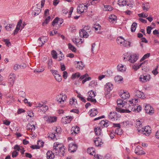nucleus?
I'll list each match as a JSON object with an SVG mask.
<instances>
[{
    "label": "nucleus",
    "mask_w": 159,
    "mask_h": 159,
    "mask_svg": "<svg viewBox=\"0 0 159 159\" xmlns=\"http://www.w3.org/2000/svg\"><path fill=\"white\" fill-rule=\"evenodd\" d=\"M129 103V105H127V103L125 104H124V105L122 106V107H124L125 108H129H129L134 107V106L136 105V103L138 102V99L136 98H134L132 99L131 100H129L128 101Z\"/></svg>",
    "instance_id": "1"
},
{
    "label": "nucleus",
    "mask_w": 159,
    "mask_h": 159,
    "mask_svg": "<svg viewBox=\"0 0 159 159\" xmlns=\"http://www.w3.org/2000/svg\"><path fill=\"white\" fill-rule=\"evenodd\" d=\"M63 22L62 19H60L58 17H56L52 21V25L55 30L58 29L61 26V25Z\"/></svg>",
    "instance_id": "2"
},
{
    "label": "nucleus",
    "mask_w": 159,
    "mask_h": 159,
    "mask_svg": "<svg viewBox=\"0 0 159 159\" xmlns=\"http://www.w3.org/2000/svg\"><path fill=\"white\" fill-rule=\"evenodd\" d=\"M88 94L89 97L87 98V100L94 103H96V100L94 98L96 95V92L91 90L88 92Z\"/></svg>",
    "instance_id": "3"
},
{
    "label": "nucleus",
    "mask_w": 159,
    "mask_h": 159,
    "mask_svg": "<svg viewBox=\"0 0 159 159\" xmlns=\"http://www.w3.org/2000/svg\"><path fill=\"white\" fill-rule=\"evenodd\" d=\"M66 96L62 93L57 96L56 100L59 104H63L66 101Z\"/></svg>",
    "instance_id": "4"
},
{
    "label": "nucleus",
    "mask_w": 159,
    "mask_h": 159,
    "mask_svg": "<svg viewBox=\"0 0 159 159\" xmlns=\"http://www.w3.org/2000/svg\"><path fill=\"white\" fill-rule=\"evenodd\" d=\"M61 130L60 128H57L54 131L51 133L50 134H49V135L48 137H50L52 139H54V140H57L59 136V132Z\"/></svg>",
    "instance_id": "5"
},
{
    "label": "nucleus",
    "mask_w": 159,
    "mask_h": 159,
    "mask_svg": "<svg viewBox=\"0 0 159 159\" xmlns=\"http://www.w3.org/2000/svg\"><path fill=\"white\" fill-rule=\"evenodd\" d=\"M138 131L141 132L146 135H149L151 133V129L149 126H147L144 128H142V129H138Z\"/></svg>",
    "instance_id": "6"
},
{
    "label": "nucleus",
    "mask_w": 159,
    "mask_h": 159,
    "mask_svg": "<svg viewBox=\"0 0 159 159\" xmlns=\"http://www.w3.org/2000/svg\"><path fill=\"white\" fill-rule=\"evenodd\" d=\"M120 116L116 112H110L108 115L109 119L112 121L117 120L120 118Z\"/></svg>",
    "instance_id": "7"
},
{
    "label": "nucleus",
    "mask_w": 159,
    "mask_h": 159,
    "mask_svg": "<svg viewBox=\"0 0 159 159\" xmlns=\"http://www.w3.org/2000/svg\"><path fill=\"white\" fill-rule=\"evenodd\" d=\"M113 88L112 84L110 83H108L105 85L104 90L105 93L106 95H107L111 91Z\"/></svg>",
    "instance_id": "8"
},
{
    "label": "nucleus",
    "mask_w": 159,
    "mask_h": 159,
    "mask_svg": "<svg viewBox=\"0 0 159 159\" xmlns=\"http://www.w3.org/2000/svg\"><path fill=\"white\" fill-rule=\"evenodd\" d=\"M88 8L87 5L83 4H80L77 8V12L78 13L81 14L84 12V10H86Z\"/></svg>",
    "instance_id": "9"
},
{
    "label": "nucleus",
    "mask_w": 159,
    "mask_h": 159,
    "mask_svg": "<svg viewBox=\"0 0 159 159\" xmlns=\"http://www.w3.org/2000/svg\"><path fill=\"white\" fill-rule=\"evenodd\" d=\"M144 109L146 112L150 115L153 114L154 112L153 108L149 104H146Z\"/></svg>",
    "instance_id": "10"
},
{
    "label": "nucleus",
    "mask_w": 159,
    "mask_h": 159,
    "mask_svg": "<svg viewBox=\"0 0 159 159\" xmlns=\"http://www.w3.org/2000/svg\"><path fill=\"white\" fill-rule=\"evenodd\" d=\"M73 119V117L71 116H67L63 117L61 120V121L64 124L69 123Z\"/></svg>",
    "instance_id": "11"
},
{
    "label": "nucleus",
    "mask_w": 159,
    "mask_h": 159,
    "mask_svg": "<svg viewBox=\"0 0 159 159\" xmlns=\"http://www.w3.org/2000/svg\"><path fill=\"white\" fill-rule=\"evenodd\" d=\"M78 146L74 143H70L69 145L68 150L71 152H74L77 150Z\"/></svg>",
    "instance_id": "12"
},
{
    "label": "nucleus",
    "mask_w": 159,
    "mask_h": 159,
    "mask_svg": "<svg viewBox=\"0 0 159 159\" xmlns=\"http://www.w3.org/2000/svg\"><path fill=\"white\" fill-rule=\"evenodd\" d=\"M139 58L138 56L136 54H130L129 61L131 63H134L136 62Z\"/></svg>",
    "instance_id": "13"
},
{
    "label": "nucleus",
    "mask_w": 159,
    "mask_h": 159,
    "mask_svg": "<svg viewBox=\"0 0 159 159\" xmlns=\"http://www.w3.org/2000/svg\"><path fill=\"white\" fill-rule=\"evenodd\" d=\"M135 152L138 155L145 154V152L143 151L142 148L140 146H138L135 149Z\"/></svg>",
    "instance_id": "14"
},
{
    "label": "nucleus",
    "mask_w": 159,
    "mask_h": 159,
    "mask_svg": "<svg viewBox=\"0 0 159 159\" xmlns=\"http://www.w3.org/2000/svg\"><path fill=\"white\" fill-rule=\"evenodd\" d=\"M62 144L58 142L54 143L53 146V149L52 150L54 153H55L56 151H58V150L59 149V148L61 147H62Z\"/></svg>",
    "instance_id": "15"
},
{
    "label": "nucleus",
    "mask_w": 159,
    "mask_h": 159,
    "mask_svg": "<svg viewBox=\"0 0 159 159\" xmlns=\"http://www.w3.org/2000/svg\"><path fill=\"white\" fill-rule=\"evenodd\" d=\"M80 36L82 38H87L89 36V34L88 32L84 30L83 29H81L79 31Z\"/></svg>",
    "instance_id": "16"
},
{
    "label": "nucleus",
    "mask_w": 159,
    "mask_h": 159,
    "mask_svg": "<svg viewBox=\"0 0 159 159\" xmlns=\"http://www.w3.org/2000/svg\"><path fill=\"white\" fill-rule=\"evenodd\" d=\"M35 125L34 124H32L31 123H29L26 126L27 130L32 133L35 130Z\"/></svg>",
    "instance_id": "17"
},
{
    "label": "nucleus",
    "mask_w": 159,
    "mask_h": 159,
    "mask_svg": "<svg viewBox=\"0 0 159 159\" xmlns=\"http://www.w3.org/2000/svg\"><path fill=\"white\" fill-rule=\"evenodd\" d=\"M44 119L48 123H50L56 121L57 120V118L56 117L48 116H45L44 117Z\"/></svg>",
    "instance_id": "18"
},
{
    "label": "nucleus",
    "mask_w": 159,
    "mask_h": 159,
    "mask_svg": "<svg viewBox=\"0 0 159 159\" xmlns=\"http://www.w3.org/2000/svg\"><path fill=\"white\" fill-rule=\"evenodd\" d=\"M94 143L95 146L97 147H101V145L103 143V142H102V139L99 137L95 139Z\"/></svg>",
    "instance_id": "19"
},
{
    "label": "nucleus",
    "mask_w": 159,
    "mask_h": 159,
    "mask_svg": "<svg viewBox=\"0 0 159 159\" xmlns=\"http://www.w3.org/2000/svg\"><path fill=\"white\" fill-rule=\"evenodd\" d=\"M75 64L76 68L80 70H82L84 66V64L81 61L75 62Z\"/></svg>",
    "instance_id": "20"
},
{
    "label": "nucleus",
    "mask_w": 159,
    "mask_h": 159,
    "mask_svg": "<svg viewBox=\"0 0 159 159\" xmlns=\"http://www.w3.org/2000/svg\"><path fill=\"white\" fill-rule=\"evenodd\" d=\"M118 4L120 6H124L127 5V6L133 7V5L132 4H127L126 0H118Z\"/></svg>",
    "instance_id": "21"
},
{
    "label": "nucleus",
    "mask_w": 159,
    "mask_h": 159,
    "mask_svg": "<svg viewBox=\"0 0 159 159\" xmlns=\"http://www.w3.org/2000/svg\"><path fill=\"white\" fill-rule=\"evenodd\" d=\"M136 97L141 98H145L144 93L138 90H136L135 91Z\"/></svg>",
    "instance_id": "22"
},
{
    "label": "nucleus",
    "mask_w": 159,
    "mask_h": 159,
    "mask_svg": "<svg viewBox=\"0 0 159 159\" xmlns=\"http://www.w3.org/2000/svg\"><path fill=\"white\" fill-rule=\"evenodd\" d=\"M117 69L118 71L124 72L126 70V66L125 65H124L122 64H119L117 66Z\"/></svg>",
    "instance_id": "23"
},
{
    "label": "nucleus",
    "mask_w": 159,
    "mask_h": 159,
    "mask_svg": "<svg viewBox=\"0 0 159 159\" xmlns=\"http://www.w3.org/2000/svg\"><path fill=\"white\" fill-rule=\"evenodd\" d=\"M47 158L48 159H53L55 155V153H54L53 151H48L46 154Z\"/></svg>",
    "instance_id": "24"
},
{
    "label": "nucleus",
    "mask_w": 159,
    "mask_h": 159,
    "mask_svg": "<svg viewBox=\"0 0 159 159\" xmlns=\"http://www.w3.org/2000/svg\"><path fill=\"white\" fill-rule=\"evenodd\" d=\"M123 92L121 94H119L120 97L123 99H125L127 98H129L130 97V94L128 92H125L123 91Z\"/></svg>",
    "instance_id": "25"
},
{
    "label": "nucleus",
    "mask_w": 159,
    "mask_h": 159,
    "mask_svg": "<svg viewBox=\"0 0 159 159\" xmlns=\"http://www.w3.org/2000/svg\"><path fill=\"white\" fill-rule=\"evenodd\" d=\"M126 109H122L120 108L116 107V111L118 112L121 113H129L131 112V110L129 108H126Z\"/></svg>",
    "instance_id": "26"
},
{
    "label": "nucleus",
    "mask_w": 159,
    "mask_h": 159,
    "mask_svg": "<svg viewBox=\"0 0 159 159\" xmlns=\"http://www.w3.org/2000/svg\"><path fill=\"white\" fill-rule=\"evenodd\" d=\"M22 22V20L21 19H20L18 22L16 28L14 31V35L18 33V31L20 29V28L21 26Z\"/></svg>",
    "instance_id": "27"
},
{
    "label": "nucleus",
    "mask_w": 159,
    "mask_h": 159,
    "mask_svg": "<svg viewBox=\"0 0 159 159\" xmlns=\"http://www.w3.org/2000/svg\"><path fill=\"white\" fill-rule=\"evenodd\" d=\"M129 109L135 112H139L141 110L142 107L140 105H135L134 107L129 108Z\"/></svg>",
    "instance_id": "28"
},
{
    "label": "nucleus",
    "mask_w": 159,
    "mask_h": 159,
    "mask_svg": "<svg viewBox=\"0 0 159 159\" xmlns=\"http://www.w3.org/2000/svg\"><path fill=\"white\" fill-rule=\"evenodd\" d=\"M112 71L110 70H108L107 71V74L106 75H101L98 76L99 80H102L104 78L105 76H111L112 75Z\"/></svg>",
    "instance_id": "29"
},
{
    "label": "nucleus",
    "mask_w": 159,
    "mask_h": 159,
    "mask_svg": "<svg viewBox=\"0 0 159 159\" xmlns=\"http://www.w3.org/2000/svg\"><path fill=\"white\" fill-rule=\"evenodd\" d=\"M65 150V148H64V146L63 145H62V147L60 148L58 150V151H56L55 152V155H57L58 154V153H61V154L60 155L64 156V150Z\"/></svg>",
    "instance_id": "30"
},
{
    "label": "nucleus",
    "mask_w": 159,
    "mask_h": 159,
    "mask_svg": "<svg viewBox=\"0 0 159 159\" xmlns=\"http://www.w3.org/2000/svg\"><path fill=\"white\" fill-rule=\"evenodd\" d=\"M110 122L109 121L107 120H102L100 122V124L102 126L104 127H107L110 124Z\"/></svg>",
    "instance_id": "31"
},
{
    "label": "nucleus",
    "mask_w": 159,
    "mask_h": 159,
    "mask_svg": "<svg viewBox=\"0 0 159 159\" xmlns=\"http://www.w3.org/2000/svg\"><path fill=\"white\" fill-rule=\"evenodd\" d=\"M116 41L118 44L122 46L123 43L125 42V40L122 37H120L117 38Z\"/></svg>",
    "instance_id": "32"
},
{
    "label": "nucleus",
    "mask_w": 159,
    "mask_h": 159,
    "mask_svg": "<svg viewBox=\"0 0 159 159\" xmlns=\"http://www.w3.org/2000/svg\"><path fill=\"white\" fill-rule=\"evenodd\" d=\"M89 112L90 113V115L91 116H96L98 113L97 109L95 108L91 109Z\"/></svg>",
    "instance_id": "33"
},
{
    "label": "nucleus",
    "mask_w": 159,
    "mask_h": 159,
    "mask_svg": "<svg viewBox=\"0 0 159 159\" xmlns=\"http://www.w3.org/2000/svg\"><path fill=\"white\" fill-rule=\"evenodd\" d=\"M47 41V39L46 37H41L39 38L38 39V42L40 43V42H41L42 44L41 46H42Z\"/></svg>",
    "instance_id": "34"
},
{
    "label": "nucleus",
    "mask_w": 159,
    "mask_h": 159,
    "mask_svg": "<svg viewBox=\"0 0 159 159\" xmlns=\"http://www.w3.org/2000/svg\"><path fill=\"white\" fill-rule=\"evenodd\" d=\"M93 28L94 30L96 33H98L101 30V26L99 24L96 25L93 27Z\"/></svg>",
    "instance_id": "35"
},
{
    "label": "nucleus",
    "mask_w": 159,
    "mask_h": 159,
    "mask_svg": "<svg viewBox=\"0 0 159 159\" xmlns=\"http://www.w3.org/2000/svg\"><path fill=\"white\" fill-rule=\"evenodd\" d=\"M80 128L78 126H73L71 128V131H73L75 134H77L80 130Z\"/></svg>",
    "instance_id": "36"
},
{
    "label": "nucleus",
    "mask_w": 159,
    "mask_h": 159,
    "mask_svg": "<svg viewBox=\"0 0 159 159\" xmlns=\"http://www.w3.org/2000/svg\"><path fill=\"white\" fill-rule=\"evenodd\" d=\"M109 20L111 22H113L117 20L116 16L114 15H111L109 17Z\"/></svg>",
    "instance_id": "37"
},
{
    "label": "nucleus",
    "mask_w": 159,
    "mask_h": 159,
    "mask_svg": "<svg viewBox=\"0 0 159 159\" xmlns=\"http://www.w3.org/2000/svg\"><path fill=\"white\" fill-rule=\"evenodd\" d=\"M94 131L95 132V134L97 136H99L101 134V129L100 127H98L95 128L94 129Z\"/></svg>",
    "instance_id": "38"
},
{
    "label": "nucleus",
    "mask_w": 159,
    "mask_h": 159,
    "mask_svg": "<svg viewBox=\"0 0 159 159\" xmlns=\"http://www.w3.org/2000/svg\"><path fill=\"white\" fill-rule=\"evenodd\" d=\"M150 75H141L139 77L140 80H150Z\"/></svg>",
    "instance_id": "39"
},
{
    "label": "nucleus",
    "mask_w": 159,
    "mask_h": 159,
    "mask_svg": "<svg viewBox=\"0 0 159 159\" xmlns=\"http://www.w3.org/2000/svg\"><path fill=\"white\" fill-rule=\"evenodd\" d=\"M95 149L93 148H89L87 149V152L91 155H94L95 153Z\"/></svg>",
    "instance_id": "40"
},
{
    "label": "nucleus",
    "mask_w": 159,
    "mask_h": 159,
    "mask_svg": "<svg viewBox=\"0 0 159 159\" xmlns=\"http://www.w3.org/2000/svg\"><path fill=\"white\" fill-rule=\"evenodd\" d=\"M80 79L81 80H91V78L89 76L88 74L86 73L85 75L81 76Z\"/></svg>",
    "instance_id": "41"
},
{
    "label": "nucleus",
    "mask_w": 159,
    "mask_h": 159,
    "mask_svg": "<svg viewBox=\"0 0 159 159\" xmlns=\"http://www.w3.org/2000/svg\"><path fill=\"white\" fill-rule=\"evenodd\" d=\"M137 26V23L135 22L133 23L131 27V31L132 32H134Z\"/></svg>",
    "instance_id": "42"
},
{
    "label": "nucleus",
    "mask_w": 159,
    "mask_h": 159,
    "mask_svg": "<svg viewBox=\"0 0 159 159\" xmlns=\"http://www.w3.org/2000/svg\"><path fill=\"white\" fill-rule=\"evenodd\" d=\"M80 76V74L79 72H76L73 74L71 76V78L72 79H78Z\"/></svg>",
    "instance_id": "43"
},
{
    "label": "nucleus",
    "mask_w": 159,
    "mask_h": 159,
    "mask_svg": "<svg viewBox=\"0 0 159 159\" xmlns=\"http://www.w3.org/2000/svg\"><path fill=\"white\" fill-rule=\"evenodd\" d=\"M51 19V17L50 16H48L44 22L42 23V25L43 26L46 25L49 22L50 19Z\"/></svg>",
    "instance_id": "44"
},
{
    "label": "nucleus",
    "mask_w": 159,
    "mask_h": 159,
    "mask_svg": "<svg viewBox=\"0 0 159 159\" xmlns=\"http://www.w3.org/2000/svg\"><path fill=\"white\" fill-rule=\"evenodd\" d=\"M142 8L143 11H147L149 8V7L148 4H142Z\"/></svg>",
    "instance_id": "45"
},
{
    "label": "nucleus",
    "mask_w": 159,
    "mask_h": 159,
    "mask_svg": "<svg viewBox=\"0 0 159 159\" xmlns=\"http://www.w3.org/2000/svg\"><path fill=\"white\" fill-rule=\"evenodd\" d=\"M130 55V54L128 52L125 53L123 55L124 60L125 61L128 60L129 61Z\"/></svg>",
    "instance_id": "46"
},
{
    "label": "nucleus",
    "mask_w": 159,
    "mask_h": 159,
    "mask_svg": "<svg viewBox=\"0 0 159 159\" xmlns=\"http://www.w3.org/2000/svg\"><path fill=\"white\" fill-rule=\"evenodd\" d=\"M117 105L119 107H122V106L125 103H123V100L121 99H118L116 101Z\"/></svg>",
    "instance_id": "47"
},
{
    "label": "nucleus",
    "mask_w": 159,
    "mask_h": 159,
    "mask_svg": "<svg viewBox=\"0 0 159 159\" xmlns=\"http://www.w3.org/2000/svg\"><path fill=\"white\" fill-rule=\"evenodd\" d=\"M115 133L117 135H120L122 134L123 132L121 129L120 128V127L117 128L116 129Z\"/></svg>",
    "instance_id": "48"
},
{
    "label": "nucleus",
    "mask_w": 159,
    "mask_h": 159,
    "mask_svg": "<svg viewBox=\"0 0 159 159\" xmlns=\"http://www.w3.org/2000/svg\"><path fill=\"white\" fill-rule=\"evenodd\" d=\"M48 109V107L46 105L43 104V106H42L40 108V110L43 111H46Z\"/></svg>",
    "instance_id": "49"
},
{
    "label": "nucleus",
    "mask_w": 159,
    "mask_h": 159,
    "mask_svg": "<svg viewBox=\"0 0 159 159\" xmlns=\"http://www.w3.org/2000/svg\"><path fill=\"white\" fill-rule=\"evenodd\" d=\"M68 48L73 52H75L76 51V48L71 43H69L68 44Z\"/></svg>",
    "instance_id": "50"
},
{
    "label": "nucleus",
    "mask_w": 159,
    "mask_h": 159,
    "mask_svg": "<svg viewBox=\"0 0 159 159\" xmlns=\"http://www.w3.org/2000/svg\"><path fill=\"white\" fill-rule=\"evenodd\" d=\"M69 103L71 105H75L77 104L76 100L74 98H72L70 100Z\"/></svg>",
    "instance_id": "51"
},
{
    "label": "nucleus",
    "mask_w": 159,
    "mask_h": 159,
    "mask_svg": "<svg viewBox=\"0 0 159 159\" xmlns=\"http://www.w3.org/2000/svg\"><path fill=\"white\" fill-rule=\"evenodd\" d=\"M51 54L52 57L55 59L57 58V53L55 50H52L51 52Z\"/></svg>",
    "instance_id": "52"
},
{
    "label": "nucleus",
    "mask_w": 159,
    "mask_h": 159,
    "mask_svg": "<svg viewBox=\"0 0 159 159\" xmlns=\"http://www.w3.org/2000/svg\"><path fill=\"white\" fill-rule=\"evenodd\" d=\"M105 10L107 11H111L113 10V7L111 6L106 5L104 6Z\"/></svg>",
    "instance_id": "53"
},
{
    "label": "nucleus",
    "mask_w": 159,
    "mask_h": 159,
    "mask_svg": "<svg viewBox=\"0 0 159 159\" xmlns=\"http://www.w3.org/2000/svg\"><path fill=\"white\" fill-rule=\"evenodd\" d=\"M13 26L12 24H8L5 26L6 29L7 31H10Z\"/></svg>",
    "instance_id": "54"
},
{
    "label": "nucleus",
    "mask_w": 159,
    "mask_h": 159,
    "mask_svg": "<svg viewBox=\"0 0 159 159\" xmlns=\"http://www.w3.org/2000/svg\"><path fill=\"white\" fill-rule=\"evenodd\" d=\"M97 85V83L95 82L94 80H92L89 84V86L92 87H94Z\"/></svg>",
    "instance_id": "55"
},
{
    "label": "nucleus",
    "mask_w": 159,
    "mask_h": 159,
    "mask_svg": "<svg viewBox=\"0 0 159 159\" xmlns=\"http://www.w3.org/2000/svg\"><path fill=\"white\" fill-rule=\"evenodd\" d=\"M19 152L16 151H14L12 153V157L13 158L16 157L18 155Z\"/></svg>",
    "instance_id": "56"
},
{
    "label": "nucleus",
    "mask_w": 159,
    "mask_h": 159,
    "mask_svg": "<svg viewBox=\"0 0 159 159\" xmlns=\"http://www.w3.org/2000/svg\"><path fill=\"white\" fill-rule=\"evenodd\" d=\"M17 78L16 77L15 75L13 73H11L10 74L9 76V79H10L14 80L15 79Z\"/></svg>",
    "instance_id": "57"
},
{
    "label": "nucleus",
    "mask_w": 159,
    "mask_h": 159,
    "mask_svg": "<svg viewBox=\"0 0 159 159\" xmlns=\"http://www.w3.org/2000/svg\"><path fill=\"white\" fill-rule=\"evenodd\" d=\"M109 135L111 139H113L114 138L115 136V131L114 130H112L110 132Z\"/></svg>",
    "instance_id": "58"
},
{
    "label": "nucleus",
    "mask_w": 159,
    "mask_h": 159,
    "mask_svg": "<svg viewBox=\"0 0 159 159\" xmlns=\"http://www.w3.org/2000/svg\"><path fill=\"white\" fill-rule=\"evenodd\" d=\"M150 56V53H147L145 54L143 56V57L141 58V59L140 60V61H142L143 60H144L147 58L148 57H149Z\"/></svg>",
    "instance_id": "59"
},
{
    "label": "nucleus",
    "mask_w": 159,
    "mask_h": 159,
    "mask_svg": "<svg viewBox=\"0 0 159 159\" xmlns=\"http://www.w3.org/2000/svg\"><path fill=\"white\" fill-rule=\"evenodd\" d=\"M21 148L20 146L17 144H16L14 147V149L15 150V151H16L18 152L20 151Z\"/></svg>",
    "instance_id": "60"
},
{
    "label": "nucleus",
    "mask_w": 159,
    "mask_h": 159,
    "mask_svg": "<svg viewBox=\"0 0 159 159\" xmlns=\"http://www.w3.org/2000/svg\"><path fill=\"white\" fill-rule=\"evenodd\" d=\"M60 55L59 56V59L58 60V61H60L61 60H62L64 58V55L62 53V52L61 51L60 52Z\"/></svg>",
    "instance_id": "61"
},
{
    "label": "nucleus",
    "mask_w": 159,
    "mask_h": 159,
    "mask_svg": "<svg viewBox=\"0 0 159 159\" xmlns=\"http://www.w3.org/2000/svg\"><path fill=\"white\" fill-rule=\"evenodd\" d=\"M19 96L23 98L25 97V92L23 91H20L19 93Z\"/></svg>",
    "instance_id": "62"
},
{
    "label": "nucleus",
    "mask_w": 159,
    "mask_h": 159,
    "mask_svg": "<svg viewBox=\"0 0 159 159\" xmlns=\"http://www.w3.org/2000/svg\"><path fill=\"white\" fill-rule=\"evenodd\" d=\"M94 159H103V157L101 155H98V154L94 155Z\"/></svg>",
    "instance_id": "63"
},
{
    "label": "nucleus",
    "mask_w": 159,
    "mask_h": 159,
    "mask_svg": "<svg viewBox=\"0 0 159 159\" xmlns=\"http://www.w3.org/2000/svg\"><path fill=\"white\" fill-rule=\"evenodd\" d=\"M130 42H127L125 41V42L123 43L122 46L125 47H130Z\"/></svg>",
    "instance_id": "64"
}]
</instances>
